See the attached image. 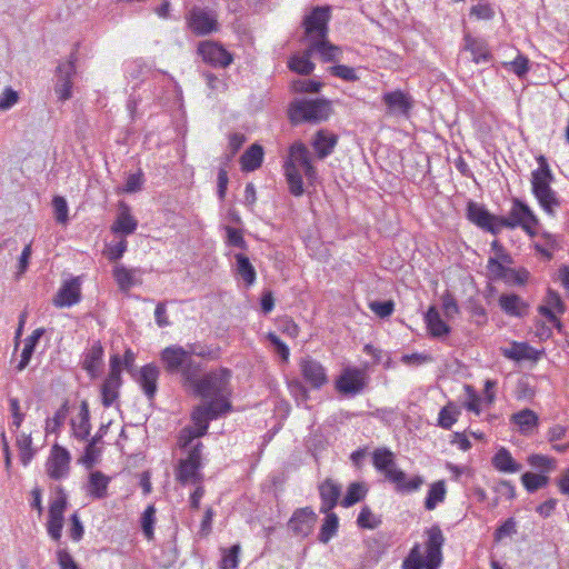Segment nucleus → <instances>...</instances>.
Returning <instances> with one entry per match:
<instances>
[{
    "label": "nucleus",
    "instance_id": "nucleus-50",
    "mask_svg": "<svg viewBox=\"0 0 569 569\" xmlns=\"http://www.w3.org/2000/svg\"><path fill=\"white\" fill-rule=\"evenodd\" d=\"M52 207H53V213L54 218L58 223L66 224L68 222V203L66 199L61 196H56L52 199Z\"/></svg>",
    "mask_w": 569,
    "mask_h": 569
},
{
    "label": "nucleus",
    "instance_id": "nucleus-44",
    "mask_svg": "<svg viewBox=\"0 0 569 569\" xmlns=\"http://www.w3.org/2000/svg\"><path fill=\"white\" fill-rule=\"evenodd\" d=\"M367 493V488L359 482H352L349 485L347 489V493L341 500V506L345 508H349L355 503L361 501Z\"/></svg>",
    "mask_w": 569,
    "mask_h": 569
},
{
    "label": "nucleus",
    "instance_id": "nucleus-41",
    "mask_svg": "<svg viewBox=\"0 0 569 569\" xmlns=\"http://www.w3.org/2000/svg\"><path fill=\"white\" fill-rule=\"evenodd\" d=\"M446 495L447 490L445 481L439 480L433 482L428 490L425 500V508L427 510H433L439 503L445 501Z\"/></svg>",
    "mask_w": 569,
    "mask_h": 569
},
{
    "label": "nucleus",
    "instance_id": "nucleus-62",
    "mask_svg": "<svg viewBox=\"0 0 569 569\" xmlns=\"http://www.w3.org/2000/svg\"><path fill=\"white\" fill-rule=\"evenodd\" d=\"M244 141L246 138L242 133H232L229 136L228 148L230 150V153L226 156V164L236 156V153L240 150Z\"/></svg>",
    "mask_w": 569,
    "mask_h": 569
},
{
    "label": "nucleus",
    "instance_id": "nucleus-1",
    "mask_svg": "<svg viewBox=\"0 0 569 569\" xmlns=\"http://www.w3.org/2000/svg\"><path fill=\"white\" fill-rule=\"evenodd\" d=\"M283 169L289 190L293 196L303 193L301 170L309 181H312L317 176V170L311 163L310 151L301 141H296L290 146Z\"/></svg>",
    "mask_w": 569,
    "mask_h": 569
},
{
    "label": "nucleus",
    "instance_id": "nucleus-52",
    "mask_svg": "<svg viewBox=\"0 0 569 569\" xmlns=\"http://www.w3.org/2000/svg\"><path fill=\"white\" fill-rule=\"evenodd\" d=\"M503 66L510 69L519 78H522L529 71V60L522 54H518L513 61L505 62Z\"/></svg>",
    "mask_w": 569,
    "mask_h": 569
},
{
    "label": "nucleus",
    "instance_id": "nucleus-22",
    "mask_svg": "<svg viewBox=\"0 0 569 569\" xmlns=\"http://www.w3.org/2000/svg\"><path fill=\"white\" fill-rule=\"evenodd\" d=\"M79 278H72L64 281L53 298V305L59 308L71 307L78 303L81 299Z\"/></svg>",
    "mask_w": 569,
    "mask_h": 569
},
{
    "label": "nucleus",
    "instance_id": "nucleus-37",
    "mask_svg": "<svg viewBox=\"0 0 569 569\" xmlns=\"http://www.w3.org/2000/svg\"><path fill=\"white\" fill-rule=\"evenodd\" d=\"M263 160V149L261 146L253 143L240 158L243 171H253L258 169Z\"/></svg>",
    "mask_w": 569,
    "mask_h": 569
},
{
    "label": "nucleus",
    "instance_id": "nucleus-56",
    "mask_svg": "<svg viewBox=\"0 0 569 569\" xmlns=\"http://www.w3.org/2000/svg\"><path fill=\"white\" fill-rule=\"evenodd\" d=\"M545 303L548 305L558 315H563L566 311V306L560 295L552 289H548L547 296L545 298Z\"/></svg>",
    "mask_w": 569,
    "mask_h": 569
},
{
    "label": "nucleus",
    "instance_id": "nucleus-54",
    "mask_svg": "<svg viewBox=\"0 0 569 569\" xmlns=\"http://www.w3.org/2000/svg\"><path fill=\"white\" fill-rule=\"evenodd\" d=\"M226 232H227V241L226 242L228 246L237 247V248H240L243 250L247 249V242H246L243 234L240 230L228 226V227H226Z\"/></svg>",
    "mask_w": 569,
    "mask_h": 569
},
{
    "label": "nucleus",
    "instance_id": "nucleus-5",
    "mask_svg": "<svg viewBox=\"0 0 569 569\" xmlns=\"http://www.w3.org/2000/svg\"><path fill=\"white\" fill-rule=\"evenodd\" d=\"M537 161L539 167L532 171L531 174L532 192L541 208L548 214L553 216L556 208L560 206L556 192L550 187L553 176L549 163L543 156H539Z\"/></svg>",
    "mask_w": 569,
    "mask_h": 569
},
{
    "label": "nucleus",
    "instance_id": "nucleus-64",
    "mask_svg": "<svg viewBox=\"0 0 569 569\" xmlns=\"http://www.w3.org/2000/svg\"><path fill=\"white\" fill-rule=\"evenodd\" d=\"M442 309L448 319L453 318L459 312L456 299L449 293L442 296Z\"/></svg>",
    "mask_w": 569,
    "mask_h": 569
},
{
    "label": "nucleus",
    "instance_id": "nucleus-53",
    "mask_svg": "<svg viewBox=\"0 0 569 569\" xmlns=\"http://www.w3.org/2000/svg\"><path fill=\"white\" fill-rule=\"evenodd\" d=\"M370 310L380 318L389 317L395 310V303L391 300L372 301L369 303Z\"/></svg>",
    "mask_w": 569,
    "mask_h": 569
},
{
    "label": "nucleus",
    "instance_id": "nucleus-58",
    "mask_svg": "<svg viewBox=\"0 0 569 569\" xmlns=\"http://www.w3.org/2000/svg\"><path fill=\"white\" fill-rule=\"evenodd\" d=\"M487 269L491 280H501L506 273V266L493 257L489 258Z\"/></svg>",
    "mask_w": 569,
    "mask_h": 569
},
{
    "label": "nucleus",
    "instance_id": "nucleus-7",
    "mask_svg": "<svg viewBox=\"0 0 569 569\" xmlns=\"http://www.w3.org/2000/svg\"><path fill=\"white\" fill-rule=\"evenodd\" d=\"M331 113L330 103L326 100H296L288 110L289 119L292 123L301 122L318 123L329 118Z\"/></svg>",
    "mask_w": 569,
    "mask_h": 569
},
{
    "label": "nucleus",
    "instance_id": "nucleus-26",
    "mask_svg": "<svg viewBox=\"0 0 569 569\" xmlns=\"http://www.w3.org/2000/svg\"><path fill=\"white\" fill-rule=\"evenodd\" d=\"M103 348L99 341H96L83 355L82 368L91 378L98 376L102 365Z\"/></svg>",
    "mask_w": 569,
    "mask_h": 569
},
{
    "label": "nucleus",
    "instance_id": "nucleus-59",
    "mask_svg": "<svg viewBox=\"0 0 569 569\" xmlns=\"http://www.w3.org/2000/svg\"><path fill=\"white\" fill-rule=\"evenodd\" d=\"M19 100L18 92L12 88H6L0 94V111L11 109Z\"/></svg>",
    "mask_w": 569,
    "mask_h": 569
},
{
    "label": "nucleus",
    "instance_id": "nucleus-34",
    "mask_svg": "<svg viewBox=\"0 0 569 569\" xmlns=\"http://www.w3.org/2000/svg\"><path fill=\"white\" fill-rule=\"evenodd\" d=\"M338 137L326 130H319L313 139L312 146L320 159L328 157L335 149Z\"/></svg>",
    "mask_w": 569,
    "mask_h": 569
},
{
    "label": "nucleus",
    "instance_id": "nucleus-30",
    "mask_svg": "<svg viewBox=\"0 0 569 569\" xmlns=\"http://www.w3.org/2000/svg\"><path fill=\"white\" fill-rule=\"evenodd\" d=\"M312 54L313 51L311 50V46L309 44V47L301 53L293 54L290 58L288 62L289 69L299 74H310L315 69V63L311 62Z\"/></svg>",
    "mask_w": 569,
    "mask_h": 569
},
{
    "label": "nucleus",
    "instance_id": "nucleus-16",
    "mask_svg": "<svg viewBox=\"0 0 569 569\" xmlns=\"http://www.w3.org/2000/svg\"><path fill=\"white\" fill-rule=\"evenodd\" d=\"M468 219L481 229L498 234L501 231L499 220L501 217L491 214L485 207L469 202L467 209Z\"/></svg>",
    "mask_w": 569,
    "mask_h": 569
},
{
    "label": "nucleus",
    "instance_id": "nucleus-8",
    "mask_svg": "<svg viewBox=\"0 0 569 569\" xmlns=\"http://www.w3.org/2000/svg\"><path fill=\"white\" fill-rule=\"evenodd\" d=\"M499 223L501 226V230L503 228L515 229L520 227L528 236L535 237L537 233L536 227L538 226L539 220L525 202L516 198L512 200L509 216L501 217Z\"/></svg>",
    "mask_w": 569,
    "mask_h": 569
},
{
    "label": "nucleus",
    "instance_id": "nucleus-55",
    "mask_svg": "<svg viewBox=\"0 0 569 569\" xmlns=\"http://www.w3.org/2000/svg\"><path fill=\"white\" fill-rule=\"evenodd\" d=\"M457 421V411L455 408L447 406L439 412L438 423L443 429H450Z\"/></svg>",
    "mask_w": 569,
    "mask_h": 569
},
{
    "label": "nucleus",
    "instance_id": "nucleus-3",
    "mask_svg": "<svg viewBox=\"0 0 569 569\" xmlns=\"http://www.w3.org/2000/svg\"><path fill=\"white\" fill-rule=\"evenodd\" d=\"M426 556L421 546L416 543L402 562V569H438L442 562V546L445 537L439 526H432L427 531Z\"/></svg>",
    "mask_w": 569,
    "mask_h": 569
},
{
    "label": "nucleus",
    "instance_id": "nucleus-9",
    "mask_svg": "<svg viewBox=\"0 0 569 569\" xmlns=\"http://www.w3.org/2000/svg\"><path fill=\"white\" fill-rule=\"evenodd\" d=\"M202 443L197 442L190 451L186 459H181L178 468L176 470V479L181 485L187 483H200L202 480V475L200 469L202 467L201 458H202Z\"/></svg>",
    "mask_w": 569,
    "mask_h": 569
},
{
    "label": "nucleus",
    "instance_id": "nucleus-4",
    "mask_svg": "<svg viewBox=\"0 0 569 569\" xmlns=\"http://www.w3.org/2000/svg\"><path fill=\"white\" fill-rule=\"evenodd\" d=\"M231 371L226 368H219L206 373L202 378L194 377V381L188 383L193 392L208 402H226L231 405L230 397L232 388L230 386Z\"/></svg>",
    "mask_w": 569,
    "mask_h": 569
},
{
    "label": "nucleus",
    "instance_id": "nucleus-45",
    "mask_svg": "<svg viewBox=\"0 0 569 569\" xmlns=\"http://www.w3.org/2000/svg\"><path fill=\"white\" fill-rule=\"evenodd\" d=\"M533 349L525 342H513L510 348L503 349V356L511 360L530 359Z\"/></svg>",
    "mask_w": 569,
    "mask_h": 569
},
{
    "label": "nucleus",
    "instance_id": "nucleus-42",
    "mask_svg": "<svg viewBox=\"0 0 569 569\" xmlns=\"http://www.w3.org/2000/svg\"><path fill=\"white\" fill-rule=\"evenodd\" d=\"M466 49L472 54V60L476 63L488 62L491 58V53L483 41L466 38Z\"/></svg>",
    "mask_w": 569,
    "mask_h": 569
},
{
    "label": "nucleus",
    "instance_id": "nucleus-51",
    "mask_svg": "<svg viewBox=\"0 0 569 569\" xmlns=\"http://www.w3.org/2000/svg\"><path fill=\"white\" fill-rule=\"evenodd\" d=\"M378 519L369 507H363L357 518V525L365 529H375L380 525Z\"/></svg>",
    "mask_w": 569,
    "mask_h": 569
},
{
    "label": "nucleus",
    "instance_id": "nucleus-48",
    "mask_svg": "<svg viewBox=\"0 0 569 569\" xmlns=\"http://www.w3.org/2000/svg\"><path fill=\"white\" fill-rule=\"evenodd\" d=\"M9 410L12 417L10 430L17 432L24 420V413L21 411L20 401L17 398L9 399Z\"/></svg>",
    "mask_w": 569,
    "mask_h": 569
},
{
    "label": "nucleus",
    "instance_id": "nucleus-10",
    "mask_svg": "<svg viewBox=\"0 0 569 569\" xmlns=\"http://www.w3.org/2000/svg\"><path fill=\"white\" fill-rule=\"evenodd\" d=\"M231 410V405L223 402H206L196 407L191 413V420L198 435H206L209 428V422L217 419L219 416L224 415Z\"/></svg>",
    "mask_w": 569,
    "mask_h": 569
},
{
    "label": "nucleus",
    "instance_id": "nucleus-6",
    "mask_svg": "<svg viewBox=\"0 0 569 569\" xmlns=\"http://www.w3.org/2000/svg\"><path fill=\"white\" fill-rule=\"evenodd\" d=\"M161 360L169 373H180L183 385L194 381L201 372V366L188 356L186 348L171 346L161 352Z\"/></svg>",
    "mask_w": 569,
    "mask_h": 569
},
{
    "label": "nucleus",
    "instance_id": "nucleus-32",
    "mask_svg": "<svg viewBox=\"0 0 569 569\" xmlns=\"http://www.w3.org/2000/svg\"><path fill=\"white\" fill-rule=\"evenodd\" d=\"M110 478L101 471H93L89 476L87 492L94 499H103L108 495Z\"/></svg>",
    "mask_w": 569,
    "mask_h": 569
},
{
    "label": "nucleus",
    "instance_id": "nucleus-38",
    "mask_svg": "<svg viewBox=\"0 0 569 569\" xmlns=\"http://www.w3.org/2000/svg\"><path fill=\"white\" fill-rule=\"evenodd\" d=\"M511 421L518 427L521 433L528 435L537 427L538 416L530 409H523L513 413Z\"/></svg>",
    "mask_w": 569,
    "mask_h": 569
},
{
    "label": "nucleus",
    "instance_id": "nucleus-24",
    "mask_svg": "<svg viewBox=\"0 0 569 569\" xmlns=\"http://www.w3.org/2000/svg\"><path fill=\"white\" fill-rule=\"evenodd\" d=\"M159 375V368L152 363L143 366L137 375V382L150 400L156 396Z\"/></svg>",
    "mask_w": 569,
    "mask_h": 569
},
{
    "label": "nucleus",
    "instance_id": "nucleus-19",
    "mask_svg": "<svg viewBox=\"0 0 569 569\" xmlns=\"http://www.w3.org/2000/svg\"><path fill=\"white\" fill-rule=\"evenodd\" d=\"M188 27L197 36H206L217 30L216 18L208 11L193 8L187 17Z\"/></svg>",
    "mask_w": 569,
    "mask_h": 569
},
{
    "label": "nucleus",
    "instance_id": "nucleus-33",
    "mask_svg": "<svg viewBox=\"0 0 569 569\" xmlns=\"http://www.w3.org/2000/svg\"><path fill=\"white\" fill-rule=\"evenodd\" d=\"M427 328L432 337L441 338L450 332V327L441 319L436 307H430L425 315Z\"/></svg>",
    "mask_w": 569,
    "mask_h": 569
},
{
    "label": "nucleus",
    "instance_id": "nucleus-63",
    "mask_svg": "<svg viewBox=\"0 0 569 569\" xmlns=\"http://www.w3.org/2000/svg\"><path fill=\"white\" fill-rule=\"evenodd\" d=\"M57 560L60 569H79L77 562L66 549L57 550Z\"/></svg>",
    "mask_w": 569,
    "mask_h": 569
},
{
    "label": "nucleus",
    "instance_id": "nucleus-60",
    "mask_svg": "<svg viewBox=\"0 0 569 569\" xmlns=\"http://www.w3.org/2000/svg\"><path fill=\"white\" fill-rule=\"evenodd\" d=\"M528 462L531 467L549 471L555 468L553 459H550L542 455H531L528 458Z\"/></svg>",
    "mask_w": 569,
    "mask_h": 569
},
{
    "label": "nucleus",
    "instance_id": "nucleus-28",
    "mask_svg": "<svg viewBox=\"0 0 569 569\" xmlns=\"http://www.w3.org/2000/svg\"><path fill=\"white\" fill-rule=\"evenodd\" d=\"M112 273L119 289L123 292L129 291L133 286L141 282L137 278V274L140 273L139 269H128L122 264H118L113 268Z\"/></svg>",
    "mask_w": 569,
    "mask_h": 569
},
{
    "label": "nucleus",
    "instance_id": "nucleus-31",
    "mask_svg": "<svg viewBox=\"0 0 569 569\" xmlns=\"http://www.w3.org/2000/svg\"><path fill=\"white\" fill-rule=\"evenodd\" d=\"M499 306L509 316L523 317L527 313L528 305L518 295H501Z\"/></svg>",
    "mask_w": 569,
    "mask_h": 569
},
{
    "label": "nucleus",
    "instance_id": "nucleus-17",
    "mask_svg": "<svg viewBox=\"0 0 569 569\" xmlns=\"http://www.w3.org/2000/svg\"><path fill=\"white\" fill-rule=\"evenodd\" d=\"M70 453L67 449L54 445L47 462V472L50 478L59 480L69 473Z\"/></svg>",
    "mask_w": 569,
    "mask_h": 569
},
{
    "label": "nucleus",
    "instance_id": "nucleus-29",
    "mask_svg": "<svg viewBox=\"0 0 569 569\" xmlns=\"http://www.w3.org/2000/svg\"><path fill=\"white\" fill-rule=\"evenodd\" d=\"M492 466L500 472L515 473L521 470L522 466L518 463L508 449L501 447L492 457Z\"/></svg>",
    "mask_w": 569,
    "mask_h": 569
},
{
    "label": "nucleus",
    "instance_id": "nucleus-12",
    "mask_svg": "<svg viewBox=\"0 0 569 569\" xmlns=\"http://www.w3.org/2000/svg\"><path fill=\"white\" fill-rule=\"evenodd\" d=\"M330 20V11L328 7H316L305 17L302 26L305 34L310 43L313 39L328 38V22Z\"/></svg>",
    "mask_w": 569,
    "mask_h": 569
},
{
    "label": "nucleus",
    "instance_id": "nucleus-39",
    "mask_svg": "<svg viewBox=\"0 0 569 569\" xmlns=\"http://www.w3.org/2000/svg\"><path fill=\"white\" fill-rule=\"evenodd\" d=\"M234 259L237 276H239L248 287L252 286L256 281L257 273L249 258L242 253H236Z\"/></svg>",
    "mask_w": 569,
    "mask_h": 569
},
{
    "label": "nucleus",
    "instance_id": "nucleus-18",
    "mask_svg": "<svg viewBox=\"0 0 569 569\" xmlns=\"http://www.w3.org/2000/svg\"><path fill=\"white\" fill-rule=\"evenodd\" d=\"M365 386L366 373L363 370L356 368L346 369L336 382L339 392L352 396L361 392Z\"/></svg>",
    "mask_w": 569,
    "mask_h": 569
},
{
    "label": "nucleus",
    "instance_id": "nucleus-40",
    "mask_svg": "<svg viewBox=\"0 0 569 569\" xmlns=\"http://www.w3.org/2000/svg\"><path fill=\"white\" fill-rule=\"evenodd\" d=\"M325 515L318 539L322 543H328L338 532L339 518L332 510Z\"/></svg>",
    "mask_w": 569,
    "mask_h": 569
},
{
    "label": "nucleus",
    "instance_id": "nucleus-49",
    "mask_svg": "<svg viewBox=\"0 0 569 569\" xmlns=\"http://www.w3.org/2000/svg\"><path fill=\"white\" fill-rule=\"evenodd\" d=\"M240 546L233 545L230 549L223 550L220 562L221 569H237L239 562Z\"/></svg>",
    "mask_w": 569,
    "mask_h": 569
},
{
    "label": "nucleus",
    "instance_id": "nucleus-2",
    "mask_svg": "<svg viewBox=\"0 0 569 569\" xmlns=\"http://www.w3.org/2000/svg\"><path fill=\"white\" fill-rule=\"evenodd\" d=\"M372 463L385 476L386 480L395 486L396 491L400 493L418 491L425 483L421 476H413L407 479L406 472L397 467L395 455L387 448H378L373 451Z\"/></svg>",
    "mask_w": 569,
    "mask_h": 569
},
{
    "label": "nucleus",
    "instance_id": "nucleus-57",
    "mask_svg": "<svg viewBox=\"0 0 569 569\" xmlns=\"http://www.w3.org/2000/svg\"><path fill=\"white\" fill-rule=\"evenodd\" d=\"M290 393L296 398L298 402H306L309 398L306 386L298 379H293L288 382Z\"/></svg>",
    "mask_w": 569,
    "mask_h": 569
},
{
    "label": "nucleus",
    "instance_id": "nucleus-13",
    "mask_svg": "<svg viewBox=\"0 0 569 569\" xmlns=\"http://www.w3.org/2000/svg\"><path fill=\"white\" fill-rule=\"evenodd\" d=\"M67 505V497L62 491L50 502L47 530L49 536L56 541H59L62 535L64 523L63 515Z\"/></svg>",
    "mask_w": 569,
    "mask_h": 569
},
{
    "label": "nucleus",
    "instance_id": "nucleus-46",
    "mask_svg": "<svg viewBox=\"0 0 569 569\" xmlns=\"http://www.w3.org/2000/svg\"><path fill=\"white\" fill-rule=\"evenodd\" d=\"M521 481L527 491L535 492L538 489L546 487L549 482V478L543 475L525 472L521 476Z\"/></svg>",
    "mask_w": 569,
    "mask_h": 569
},
{
    "label": "nucleus",
    "instance_id": "nucleus-61",
    "mask_svg": "<svg viewBox=\"0 0 569 569\" xmlns=\"http://www.w3.org/2000/svg\"><path fill=\"white\" fill-rule=\"evenodd\" d=\"M330 72L335 77H338L346 81H356L358 79L355 69L345 64H337L331 67Z\"/></svg>",
    "mask_w": 569,
    "mask_h": 569
},
{
    "label": "nucleus",
    "instance_id": "nucleus-25",
    "mask_svg": "<svg viewBox=\"0 0 569 569\" xmlns=\"http://www.w3.org/2000/svg\"><path fill=\"white\" fill-rule=\"evenodd\" d=\"M138 227L137 219L131 214L130 207L121 201L119 203V212L113 222L111 230L113 233H121L124 236L132 234Z\"/></svg>",
    "mask_w": 569,
    "mask_h": 569
},
{
    "label": "nucleus",
    "instance_id": "nucleus-20",
    "mask_svg": "<svg viewBox=\"0 0 569 569\" xmlns=\"http://www.w3.org/2000/svg\"><path fill=\"white\" fill-rule=\"evenodd\" d=\"M317 521V515L310 507L297 509L289 520V529L297 536L307 537Z\"/></svg>",
    "mask_w": 569,
    "mask_h": 569
},
{
    "label": "nucleus",
    "instance_id": "nucleus-47",
    "mask_svg": "<svg viewBox=\"0 0 569 569\" xmlns=\"http://www.w3.org/2000/svg\"><path fill=\"white\" fill-rule=\"evenodd\" d=\"M141 529L148 540L153 538V527L156 522V508L153 505L147 507L143 511L141 519Z\"/></svg>",
    "mask_w": 569,
    "mask_h": 569
},
{
    "label": "nucleus",
    "instance_id": "nucleus-21",
    "mask_svg": "<svg viewBox=\"0 0 569 569\" xmlns=\"http://www.w3.org/2000/svg\"><path fill=\"white\" fill-rule=\"evenodd\" d=\"M382 101L387 106V112L393 116H408L413 106L411 97L401 90L383 93Z\"/></svg>",
    "mask_w": 569,
    "mask_h": 569
},
{
    "label": "nucleus",
    "instance_id": "nucleus-23",
    "mask_svg": "<svg viewBox=\"0 0 569 569\" xmlns=\"http://www.w3.org/2000/svg\"><path fill=\"white\" fill-rule=\"evenodd\" d=\"M318 490L321 500L320 512L328 513V511H331L338 505L342 487L335 480L328 478L319 485Z\"/></svg>",
    "mask_w": 569,
    "mask_h": 569
},
{
    "label": "nucleus",
    "instance_id": "nucleus-36",
    "mask_svg": "<svg viewBox=\"0 0 569 569\" xmlns=\"http://www.w3.org/2000/svg\"><path fill=\"white\" fill-rule=\"evenodd\" d=\"M72 432L73 436L79 440H86L90 435L91 425H90V413L88 409V405L83 402L81 405L80 411L78 413L77 420L72 421Z\"/></svg>",
    "mask_w": 569,
    "mask_h": 569
},
{
    "label": "nucleus",
    "instance_id": "nucleus-14",
    "mask_svg": "<svg viewBox=\"0 0 569 569\" xmlns=\"http://www.w3.org/2000/svg\"><path fill=\"white\" fill-rule=\"evenodd\" d=\"M198 54L212 67L226 68L231 64L232 54L216 41H201L198 46Z\"/></svg>",
    "mask_w": 569,
    "mask_h": 569
},
{
    "label": "nucleus",
    "instance_id": "nucleus-15",
    "mask_svg": "<svg viewBox=\"0 0 569 569\" xmlns=\"http://www.w3.org/2000/svg\"><path fill=\"white\" fill-rule=\"evenodd\" d=\"M299 369L305 382L313 389H320L328 382L326 368L310 356L299 360Z\"/></svg>",
    "mask_w": 569,
    "mask_h": 569
},
{
    "label": "nucleus",
    "instance_id": "nucleus-11",
    "mask_svg": "<svg viewBox=\"0 0 569 569\" xmlns=\"http://www.w3.org/2000/svg\"><path fill=\"white\" fill-rule=\"evenodd\" d=\"M76 51L71 52L68 60L60 62L57 67V81L54 93L60 101H67L72 97L73 77L76 74Z\"/></svg>",
    "mask_w": 569,
    "mask_h": 569
},
{
    "label": "nucleus",
    "instance_id": "nucleus-35",
    "mask_svg": "<svg viewBox=\"0 0 569 569\" xmlns=\"http://www.w3.org/2000/svg\"><path fill=\"white\" fill-rule=\"evenodd\" d=\"M122 385L121 377L108 376L101 387V400L106 408L111 407L119 397V389Z\"/></svg>",
    "mask_w": 569,
    "mask_h": 569
},
{
    "label": "nucleus",
    "instance_id": "nucleus-27",
    "mask_svg": "<svg viewBox=\"0 0 569 569\" xmlns=\"http://www.w3.org/2000/svg\"><path fill=\"white\" fill-rule=\"evenodd\" d=\"M310 46L313 53H319L323 62H333L341 59L342 49L329 42L327 38L313 39Z\"/></svg>",
    "mask_w": 569,
    "mask_h": 569
},
{
    "label": "nucleus",
    "instance_id": "nucleus-43",
    "mask_svg": "<svg viewBox=\"0 0 569 569\" xmlns=\"http://www.w3.org/2000/svg\"><path fill=\"white\" fill-rule=\"evenodd\" d=\"M16 446L20 452V460L23 466H27L34 456V449L32 448V438L30 433L21 432L17 435Z\"/></svg>",
    "mask_w": 569,
    "mask_h": 569
}]
</instances>
